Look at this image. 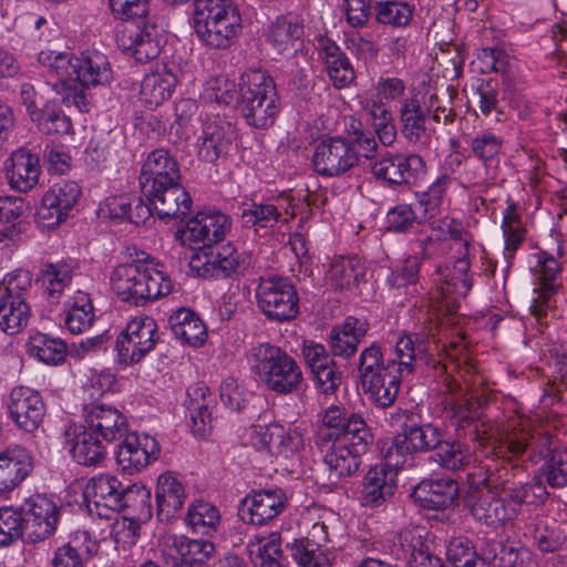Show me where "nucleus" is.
Returning a JSON list of instances; mask_svg holds the SVG:
<instances>
[{"label": "nucleus", "instance_id": "1", "mask_svg": "<svg viewBox=\"0 0 567 567\" xmlns=\"http://www.w3.org/2000/svg\"><path fill=\"white\" fill-rule=\"evenodd\" d=\"M114 293L124 302L144 306L171 293V277L153 261L132 260L116 266L110 277Z\"/></svg>", "mask_w": 567, "mask_h": 567}, {"label": "nucleus", "instance_id": "2", "mask_svg": "<svg viewBox=\"0 0 567 567\" xmlns=\"http://www.w3.org/2000/svg\"><path fill=\"white\" fill-rule=\"evenodd\" d=\"M239 111L246 123L257 130L272 126L281 101L274 79L262 70H248L240 78Z\"/></svg>", "mask_w": 567, "mask_h": 567}, {"label": "nucleus", "instance_id": "3", "mask_svg": "<svg viewBox=\"0 0 567 567\" xmlns=\"http://www.w3.org/2000/svg\"><path fill=\"white\" fill-rule=\"evenodd\" d=\"M193 27L212 49H227L241 29V17L233 0H195Z\"/></svg>", "mask_w": 567, "mask_h": 567}, {"label": "nucleus", "instance_id": "4", "mask_svg": "<svg viewBox=\"0 0 567 567\" xmlns=\"http://www.w3.org/2000/svg\"><path fill=\"white\" fill-rule=\"evenodd\" d=\"M248 361L260 382L277 394L295 393L303 383V374L298 362L275 344L262 342L254 346Z\"/></svg>", "mask_w": 567, "mask_h": 567}, {"label": "nucleus", "instance_id": "5", "mask_svg": "<svg viewBox=\"0 0 567 567\" xmlns=\"http://www.w3.org/2000/svg\"><path fill=\"white\" fill-rule=\"evenodd\" d=\"M470 435L480 445H492L506 457H518L529 451L533 431L523 421H512L502 427L491 422L478 421Z\"/></svg>", "mask_w": 567, "mask_h": 567}, {"label": "nucleus", "instance_id": "6", "mask_svg": "<svg viewBox=\"0 0 567 567\" xmlns=\"http://www.w3.org/2000/svg\"><path fill=\"white\" fill-rule=\"evenodd\" d=\"M256 298L260 311L272 321H290L299 313V297L288 279L260 278Z\"/></svg>", "mask_w": 567, "mask_h": 567}, {"label": "nucleus", "instance_id": "7", "mask_svg": "<svg viewBox=\"0 0 567 567\" xmlns=\"http://www.w3.org/2000/svg\"><path fill=\"white\" fill-rule=\"evenodd\" d=\"M240 218L246 227L275 230L288 225L297 214V205L290 193H281L266 202L243 203Z\"/></svg>", "mask_w": 567, "mask_h": 567}, {"label": "nucleus", "instance_id": "8", "mask_svg": "<svg viewBox=\"0 0 567 567\" xmlns=\"http://www.w3.org/2000/svg\"><path fill=\"white\" fill-rule=\"evenodd\" d=\"M157 341V324L153 318L148 316L133 318L116 339L118 362L124 365L138 363L154 350Z\"/></svg>", "mask_w": 567, "mask_h": 567}, {"label": "nucleus", "instance_id": "9", "mask_svg": "<svg viewBox=\"0 0 567 567\" xmlns=\"http://www.w3.org/2000/svg\"><path fill=\"white\" fill-rule=\"evenodd\" d=\"M430 533L423 526L402 529L390 546V554L404 567H444L441 558L432 555Z\"/></svg>", "mask_w": 567, "mask_h": 567}, {"label": "nucleus", "instance_id": "10", "mask_svg": "<svg viewBox=\"0 0 567 567\" xmlns=\"http://www.w3.org/2000/svg\"><path fill=\"white\" fill-rule=\"evenodd\" d=\"M117 47L131 53L138 63L156 59L162 50V35L155 24L123 22L116 27Z\"/></svg>", "mask_w": 567, "mask_h": 567}, {"label": "nucleus", "instance_id": "11", "mask_svg": "<svg viewBox=\"0 0 567 567\" xmlns=\"http://www.w3.org/2000/svg\"><path fill=\"white\" fill-rule=\"evenodd\" d=\"M23 512L25 540L39 543L52 536L59 522L60 508L47 495H32L20 506Z\"/></svg>", "mask_w": 567, "mask_h": 567}, {"label": "nucleus", "instance_id": "12", "mask_svg": "<svg viewBox=\"0 0 567 567\" xmlns=\"http://www.w3.org/2000/svg\"><path fill=\"white\" fill-rule=\"evenodd\" d=\"M359 153L342 137L322 140L312 155L315 171L321 176L336 177L346 174L359 163Z\"/></svg>", "mask_w": 567, "mask_h": 567}, {"label": "nucleus", "instance_id": "13", "mask_svg": "<svg viewBox=\"0 0 567 567\" xmlns=\"http://www.w3.org/2000/svg\"><path fill=\"white\" fill-rule=\"evenodd\" d=\"M426 168L425 161L417 154L390 152L371 165L374 177L391 185L416 184L425 177Z\"/></svg>", "mask_w": 567, "mask_h": 567}, {"label": "nucleus", "instance_id": "14", "mask_svg": "<svg viewBox=\"0 0 567 567\" xmlns=\"http://www.w3.org/2000/svg\"><path fill=\"white\" fill-rule=\"evenodd\" d=\"M465 502L472 516L487 526L505 524L517 515L515 506L507 504L504 498L486 485H471Z\"/></svg>", "mask_w": 567, "mask_h": 567}, {"label": "nucleus", "instance_id": "15", "mask_svg": "<svg viewBox=\"0 0 567 567\" xmlns=\"http://www.w3.org/2000/svg\"><path fill=\"white\" fill-rule=\"evenodd\" d=\"M231 227V218L220 212H200L176 233L182 245L210 246L224 240Z\"/></svg>", "mask_w": 567, "mask_h": 567}, {"label": "nucleus", "instance_id": "16", "mask_svg": "<svg viewBox=\"0 0 567 567\" xmlns=\"http://www.w3.org/2000/svg\"><path fill=\"white\" fill-rule=\"evenodd\" d=\"M115 452L116 463L126 474L140 473L161 454L157 440L146 433H126Z\"/></svg>", "mask_w": 567, "mask_h": 567}, {"label": "nucleus", "instance_id": "17", "mask_svg": "<svg viewBox=\"0 0 567 567\" xmlns=\"http://www.w3.org/2000/svg\"><path fill=\"white\" fill-rule=\"evenodd\" d=\"M63 446L71 458L83 466H97L106 456L99 435L84 424L68 423L63 430Z\"/></svg>", "mask_w": 567, "mask_h": 567}, {"label": "nucleus", "instance_id": "18", "mask_svg": "<svg viewBox=\"0 0 567 567\" xmlns=\"http://www.w3.org/2000/svg\"><path fill=\"white\" fill-rule=\"evenodd\" d=\"M8 412L20 430L34 433L45 416V403L39 391L19 385L9 394Z\"/></svg>", "mask_w": 567, "mask_h": 567}, {"label": "nucleus", "instance_id": "19", "mask_svg": "<svg viewBox=\"0 0 567 567\" xmlns=\"http://www.w3.org/2000/svg\"><path fill=\"white\" fill-rule=\"evenodd\" d=\"M179 181V164L166 150L159 148L148 154L140 174V186L143 195L155 194L158 188Z\"/></svg>", "mask_w": 567, "mask_h": 567}, {"label": "nucleus", "instance_id": "20", "mask_svg": "<svg viewBox=\"0 0 567 567\" xmlns=\"http://www.w3.org/2000/svg\"><path fill=\"white\" fill-rule=\"evenodd\" d=\"M31 309L25 301L16 278L3 282L0 287V331L16 336L29 323Z\"/></svg>", "mask_w": 567, "mask_h": 567}, {"label": "nucleus", "instance_id": "21", "mask_svg": "<svg viewBox=\"0 0 567 567\" xmlns=\"http://www.w3.org/2000/svg\"><path fill=\"white\" fill-rule=\"evenodd\" d=\"M236 138L233 124L218 116L207 117L198 137L197 155L207 163H216L226 155Z\"/></svg>", "mask_w": 567, "mask_h": 567}, {"label": "nucleus", "instance_id": "22", "mask_svg": "<svg viewBox=\"0 0 567 567\" xmlns=\"http://www.w3.org/2000/svg\"><path fill=\"white\" fill-rule=\"evenodd\" d=\"M122 486V483L112 475L93 477L84 491L89 512L107 519L120 513Z\"/></svg>", "mask_w": 567, "mask_h": 567}, {"label": "nucleus", "instance_id": "23", "mask_svg": "<svg viewBox=\"0 0 567 567\" xmlns=\"http://www.w3.org/2000/svg\"><path fill=\"white\" fill-rule=\"evenodd\" d=\"M286 505L279 491H259L248 494L238 507V515L246 524L262 525L277 517Z\"/></svg>", "mask_w": 567, "mask_h": 567}, {"label": "nucleus", "instance_id": "24", "mask_svg": "<svg viewBox=\"0 0 567 567\" xmlns=\"http://www.w3.org/2000/svg\"><path fill=\"white\" fill-rule=\"evenodd\" d=\"M215 398L205 384H194L187 390L186 406L189 412L190 429L195 436L206 437L213 429Z\"/></svg>", "mask_w": 567, "mask_h": 567}, {"label": "nucleus", "instance_id": "25", "mask_svg": "<svg viewBox=\"0 0 567 567\" xmlns=\"http://www.w3.org/2000/svg\"><path fill=\"white\" fill-rule=\"evenodd\" d=\"M370 324L365 318L347 317L344 321L332 328L328 343L334 357L348 359L358 349V344L365 338Z\"/></svg>", "mask_w": 567, "mask_h": 567}, {"label": "nucleus", "instance_id": "26", "mask_svg": "<svg viewBox=\"0 0 567 567\" xmlns=\"http://www.w3.org/2000/svg\"><path fill=\"white\" fill-rule=\"evenodd\" d=\"M85 424L107 442L122 439L128 431L126 416L105 404H92L85 409Z\"/></svg>", "mask_w": 567, "mask_h": 567}, {"label": "nucleus", "instance_id": "27", "mask_svg": "<svg viewBox=\"0 0 567 567\" xmlns=\"http://www.w3.org/2000/svg\"><path fill=\"white\" fill-rule=\"evenodd\" d=\"M161 219L185 217L192 208V198L181 181L158 188L155 194L144 195Z\"/></svg>", "mask_w": 567, "mask_h": 567}, {"label": "nucleus", "instance_id": "28", "mask_svg": "<svg viewBox=\"0 0 567 567\" xmlns=\"http://www.w3.org/2000/svg\"><path fill=\"white\" fill-rule=\"evenodd\" d=\"M4 168L9 184L16 190L25 193L38 184L40 161L27 148L14 151L6 161Z\"/></svg>", "mask_w": 567, "mask_h": 567}, {"label": "nucleus", "instance_id": "29", "mask_svg": "<svg viewBox=\"0 0 567 567\" xmlns=\"http://www.w3.org/2000/svg\"><path fill=\"white\" fill-rule=\"evenodd\" d=\"M470 268L468 254L462 251L452 267L439 266L434 274V281L441 293L444 297H465L472 288Z\"/></svg>", "mask_w": 567, "mask_h": 567}, {"label": "nucleus", "instance_id": "30", "mask_svg": "<svg viewBox=\"0 0 567 567\" xmlns=\"http://www.w3.org/2000/svg\"><path fill=\"white\" fill-rule=\"evenodd\" d=\"M30 452L19 445L0 453V495L17 487L32 471Z\"/></svg>", "mask_w": 567, "mask_h": 567}, {"label": "nucleus", "instance_id": "31", "mask_svg": "<svg viewBox=\"0 0 567 567\" xmlns=\"http://www.w3.org/2000/svg\"><path fill=\"white\" fill-rule=\"evenodd\" d=\"M413 496L424 508L445 509L457 499L458 484L452 478L423 480L415 486Z\"/></svg>", "mask_w": 567, "mask_h": 567}, {"label": "nucleus", "instance_id": "32", "mask_svg": "<svg viewBox=\"0 0 567 567\" xmlns=\"http://www.w3.org/2000/svg\"><path fill=\"white\" fill-rule=\"evenodd\" d=\"M426 110L416 95L405 99L400 106L401 133L409 143L426 146L431 142V131L425 125Z\"/></svg>", "mask_w": 567, "mask_h": 567}, {"label": "nucleus", "instance_id": "33", "mask_svg": "<svg viewBox=\"0 0 567 567\" xmlns=\"http://www.w3.org/2000/svg\"><path fill=\"white\" fill-rule=\"evenodd\" d=\"M396 489V473L377 465L368 471L361 491L363 506L378 507L393 496Z\"/></svg>", "mask_w": 567, "mask_h": 567}, {"label": "nucleus", "instance_id": "34", "mask_svg": "<svg viewBox=\"0 0 567 567\" xmlns=\"http://www.w3.org/2000/svg\"><path fill=\"white\" fill-rule=\"evenodd\" d=\"M347 421L342 422L340 430L336 434L318 432L316 444L323 450L331 442L342 441L350 445H359V449H368L373 442V435L364 419L353 412L347 413Z\"/></svg>", "mask_w": 567, "mask_h": 567}, {"label": "nucleus", "instance_id": "35", "mask_svg": "<svg viewBox=\"0 0 567 567\" xmlns=\"http://www.w3.org/2000/svg\"><path fill=\"white\" fill-rule=\"evenodd\" d=\"M368 449H359V445H350L342 441L331 442L324 446V464L330 471V478L348 477L354 474L360 466V456Z\"/></svg>", "mask_w": 567, "mask_h": 567}, {"label": "nucleus", "instance_id": "36", "mask_svg": "<svg viewBox=\"0 0 567 567\" xmlns=\"http://www.w3.org/2000/svg\"><path fill=\"white\" fill-rule=\"evenodd\" d=\"M251 266V257L245 254H238L236 249L226 245L220 247L216 256L208 262L204 264V277L215 278H238L245 275Z\"/></svg>", "mask_w": 567, "mask_h": 567}, {"label": "nucleus", "instance_id": "37", "mask_svg": "<svg viewBox=\"0 0 567 567\" xmlns=\"http://www.w3.org/2000/svg\"><path fill=\"white\" fill-rule=\"evenodd\" d=\"M157 516L162 522H168L182 509L186 494L182 482L172 473L158 476L156 484Z\"/></svg>", "mask_w": 567, "mask_h": 567}, {"label": "nucleus", "instance_id": "38", "mask_svg": "<svg viewBox=\"0 0 567 567\" xmlns=\"http://www.w3.org/2000/svg\"><path fill=\"white\" fill-rule=\"evenodd\" d=\"M320 45V59L333 86L343 89L352 84L355 73L346 53L339 45L328 39L322 40Z\"/></svg>", "mask_w": 567, "mask_h": 567}, {"label": "nucleus", "instance_id": "39", "mask_svg": "<svg viewBox=\"0 0 567 567\" xmlns=\"http://www.w3.org/2000/svg\"><path fill=\"white\" fill-rule=\"evenodd\" d=\"M176 83V75L166 66L153 71L141 83L140 100L150 109L156 107L172 96Z\"/></svg>", "mask_w": 567, "mask_h": 567}, {"label": "nucleus", "instance_id": "40", "mask_svg": "<svg viewBox=\"0 0 567 567\" xmlns=\"http://www.w3.org/2000/svg\"><path fill=\"white\" fill-rule=\"evenodd\" d=\"M404 378L394 370L385 369V372L361 383L363 393L368 400L380 409L391 408L395 402L400 386Z\"/></svg>", "mask_w": 567, "mask_h": 567}, {"label": "nucleus", "instance_id": "41", "mask_svg": "<svg viewBox=\"0 0 567 567\" xmlns=\"http://www.w3.org/2000/svg\"><path fill=\"white\" fill-rule=\"evenodd\" d=\"M365 266L357 256L337 257L326 275L328 282L340 290H352L364 280Z\"/></svg>", "mask_w": 567, "mask_h": 567}, {"label": "nucleus", "instance_id": "42", "mask_svg": "<svg viewBox=\"0 0 567 567\" xmlns=\"http://www.w3.org/2000/svg\"><path fill=\"white\" fill-rule=\"evenodd\" d=\"M76 83L83 87L104 85L112 79L107 56L99 51H87L79 56Z\"/></svg>", "mask_w": 567, "mask_h": 567}, {"label": "nucleus", "instance_id": "43", "mask_svg": "<svg viewBox=\"0 0 567 567\" xmlns=\"http://www.w3.org/2000/svg\"><path fill=\"white\" fill-rule=\"evenodd\" d=\"M173 334L192 347L204 344L207 331L202 319L192 310L181 308L168 319Z\"/></svg>", "mask_w": 567, "mask_h": 567}, {"label": "nucleus", "instance_id": "44", "mask_svg": "<svg viewBox=\"0 0 567 567\" xmlns=\"http://www.w3.org/2000/svg\"><path fill=\"white\" fill-rule=\"evenodd\" d=\"M171 555L184 566H202L208 561L215 551V546L209 540L189 539L185 536L172 538Z\"/></svg>", "mask_w": 567, "mask_h": 567}, {"label": "nucleus", "instance_id": "45", "mask_svg": "<svg viewBox=\"0 0 567 567\" xmlns=\"http://www.w3.org/2000/svg\"><path fill=\"white\" fill-rule=\"evenodd\" d=\"M307 519L311 527L305 539L322 547L331 542L332 537L338 535L342 525L336 512L317 506L308 512Z\"/></svg>", "mask_w": 567, "mask_h": 567}, {"label": "nucleus", "instance_id": "46", "mask_svg": "<svg viewBox=\"0 0 567 567\" xmlns=\"http://www.w3.org/2000/svg\"><path fill=\"white\" fill-rule=\"evenodd\" d=\"M452 182V175L449 173H442L425 190L415 193L416 203L422 209L420 216L421 219L431 220L440 215Z\"/></svg>", "mask_w": 567, "mask_h": 567}, {"label": "nucleus", "instance_id": "47", "mask_svg": "<svg viewBox=\"0 0 567 567\" xmlns=\"http://www.w3.org/2000/svg\"><path fill=\"white\" fill-rule=\"evenodd\" d=\"M482 555L494 566L527 567L530 551L514 542H491L482 548Z\"/></svg>", "mask_w": 567, "mask_h": 567}, {"label": "nucleus", "instance_id": "48", "mask_svg": "<svg viewBox=\"0 0 567 567\" xmlns=\"http://www.w3.org/2000/svg\"><path fill=\"white\" fill-rule=\"evenodd\" d=\"M499 487L504 491L507 497L516 505H542L548 498V492L540 476H534L530 481L525 483H515L509 480H504Z\"/></svg>", "mask_w": 567, "mask_h": 567}, {"label": "nucleus", "instance_id": "49", "mask_svg": "<svg viewBox=\"0 0 567 567\" xmlns=\"http://www.w3.org/2000/svg\"><path fill=\"white\" fill-rule=\"evenodd\" d=\"M74 269L66 262L45 264L40 271L44 293L51 303H58L72 281Z\"/></svg>", "mask_w": 567, "mask_h": 567}, {"label": "nucleus", "instance_id": "50", "mask_svg": "<svg viewBox=\"0 0 567 567\" xmlns=\"http://www.w3.org/2000/svg\"><path fill=\"white\" fill-rule=\"evenodd\" d=\"M280 535L271 533L268 536L256 535L249 540L248 549L255 565L260 567H282L284 554L280 547Z\"/></svg>", "mask_w": 567, "mask_h": 567}, {"label": "nucleus", "instance_id": "51", "mask_svg": "<svg viewBox=\"0 0 567 567\" xmlns=\"http://www.w3.org/2000/svg\"><path fill=\"white\" fill-rule=\"evenodd\" d=\"M303 34V25L298 17L289 13L279 17L271 23L268 32V40L279 52L293 49L297 41Z\"/></svg>", "mask_w": 567, "mask_h": 567}, {"label": "nucleus", "instance_id": "52", "mask_svg": "<svg viewBox=\"0 0 567 567\" xmlns=\"http://www.w3.org/2000/svg\"><path fill=\"white\" fill-rule=\"evenodd\" d=\"M28 350L31 357H34L39 361L49 365H58L62 363L68 353L65 342L40 332L30 337Z\"/></svg>", "mask_w": 567, "mask_h": 567}, {"label": "nucleus", "instance_id": "53", "mask_svg": "<svg viewBox=\"0 0 567 567\" xmlns=\"http://www.w3.org/2000/svg\"><path fill=\"white\" fill-rule=\"evenodd\" d=\"M419 352H421L420 346L416 347L411 336H400L386 359L388 370H394L396 374L401 373V377L405 379L413 374Z\"/></svg>", "mask_w": 567, "mask_h": 567}, {"label": "nucleus", "instance_id": "54", "mask_svg": "<svg viewBox=\"0 0 567 567\" xmlns=\"http://www.w3.org/2000/svg\"><path fill=\"white\" fill-rule=\"evenodd\" d=\"M31 121L44 134H68L72 123L55 102H47L35 112L31 113Z\"/></svg>", "mask_w": 567, "mask_h": 567}, {"label": "nucleus", "instance_id": "55", "mask_svg": "<svg viewBox=\"0 0 567 567\" xmlns=\"http://www.w3.org/2000/svg\"><path fill=\"white\" fill-rule=\"evenodd\" d=\"M525 536L533 540V546L540 553L548 554L559 550L563 537L559 530L544 519H535L526 525Z\"/></svg>", "mask_w": 567, "mask_h": 567}, {"label": "nucleus", "instance_id": "56", "mask_svg": "<svg viewBox=\"0 0 567 567\" xmlns=\"http://www.w3.org/2000/svg\"><path fill=\"white\" fill-rule=\"evenodd\" d=\"M39 61L47 65L59 80L68 86L76 83V73L79 56L69 52H41Z\"/></svg>", "mask_w": 567, "mask_h": 567}, {"label": "nucleus", "instance_id": "57", "mask_svg": "<svg viewBox=\"0 0 567 567\" xmlns=\"http://www.w3.org/2000/svg\"><path fill=\"white\" fill-rule=\"evenodd\" d=\"M403 433L406 435L415 453L435 451L443 439L441 427L433 423L420 424V419H417L414 424H411L410 429Z\"/></svg>", "mask_w": 567, "mask_h": 567}, {"label": "nucleus", "instance_id": "58", "mask_svg": "<svg viewBox=\"0 0 567 567\" xmlns=\"http://www.w3.org/2000/svg\"><path fill=\"white\" fill-rule=\"evenodd\" d=\"M430 460L437 463L444 470L455 472L462 470L467 464L470 453L460 442H445L442 440V443L437 445Z\"/></svg>", "mask_w": 567, "mask_h": 567}, {"label": "nucleus", "instance_id": "59", "mask_svg": "<svg viewBox=\"0 0 567 567\" xmlns=\"http://www.w3.org/2000/svg\"><path fill=\"white\" fill-rule=\"evenodd\" d=\"M219 520V511L208 502L196 501L188 507L187 522L196 533L215 532Z\"/></svg>", "mask_w": 567, "mask_h": 567}, {"label": "nucleus", "instance_id": "60", "mask_svg": "<svg viewBox=\"0 0 567 567\" xmlns=\"http://www.w3.org/2000/svg\"><path fill=\"white\" fill-rule=\"evenodd\" d=\"M23 517L21 507L0 508V547L10 546L19 538L25 539Z\"/></svg>", "mask_w": 567, "mask_h": 567}, {"label": "nucleus", "instance_id": "61", "mask_svg": "<svg viewBox=\"0 0 567 567\" xmlns=\"http://www.w3.org/2000/svg\"><path fill=\"white\" fill-rule=\"evenodd\" d=\"M414 454L406 435L403 432L398 433L384 453V464L380 466L396 473L398 470L412 465Z\"/></svg>", "mask_w": 567, "mask_h": 567}, {"label": "nucleus", "instance_id": "62", "mask_svg": "<svg viewBox=\"0 0 567 567\" xmlns=\"http://www.w3.org/2000/svg\"><path fill=\"white\" fill-rule=\"evenodd\" d=\"M502 229L505 237V257L513 259L515 252L525 240L526 229L522 225L520 218L514 206H508L505 210Z\"/></svg>", "mask_w": 567, "mask_h": 567}, {"label": "nucleus", "instance_id": "63", "mask_svg": "<svg viewBox=\"0 0 567 567\" xmlns=\"http://www.w3.org/2000/svg\"><path fill=\"white\" fill-rule=\"evenodd\" d=\"M503 144L504 138L491 131H482L468 142L473 156L485 166L499 155Z\"/></svg>", "mask_w": 567, "mask_h": 567}, {"label": "nucleus", "instance_id": "64", "mask_svg": "<svg viewBox=\"0 0 567 567\" xmlns=\"http://www.w3.org/2000/svg\"><path fill=\"white\" fill-rule=\"evenodd\" d=\"M413 7L404 1H380L375 7V20L381 24L401 28L410 23Z\"/></svg>", "mask_w": 567, "mask_h": 567}]
</instances>
